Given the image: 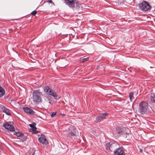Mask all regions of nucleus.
I'll return each instance as SVG.
<instances>
[{"mask_svg": "<svg viewBox=\"0 0 155 155\" xmlns=\"http://www.w3.org/2000/svg\"><path fill=\"white\" fill-rule=\"evenodd\" d=\"M150 100L152 102L155 103V95H153V96H150Z\"/></svg>", "mask_w": 155, "mask_h": 155, "instance_id": "20", "label": "nucleus"}, {"mask_svg": "<svg viewBox=\"0 0 155 155\" xmlns=\"http://www.w3.org/2000/svg\"><path fill=\"white\" fill-rule=\"evenodd\" d=\"M37 13V11L36 10H34L32 11L31 14L32 15H35Z\"/></svg>", "mask_w": 155, "mask_h": 155, "instance_id": "21", "label": "nucleus"}, {"mask_svg": "<svg viewBox=\"0 0 155 155\" xmlns=\"http://www.w3.org/2000/svg\"><path fill=\"white\" fill-rule=\"evenodd\" d=\"M115 155H125L124 152L121 147L118 148L115 151H114Z\"/></svg>", "mask_w": 155, "mask_h": 155, "instance_id": "10", "label": "nucleus"}, {"mask_svg": "<svg viewBox=\"0 0 155 155\" xmlns=\"http://www.w3.org/2000/svg\"><path fill=\"white\" fill-rule=\"evenodd\" d=\"M36 124L35 123H33L32 124H29V126L30 127L32 128V131L33 133L37 134V131L36 130L37 128L35 127Z\"/></svg>", "mask_w": 155, "mask_h": 155, "instance_id": "13", "label": "nucleus"}, {"mask_svg": "<svg viewBox=\"0 0 155 155\" xmlns=\"http://www.w3.org/2000/svg\"><path fill=\"white\" fill-rule=\"evenodd\" d=\"M68 135L71 137L72 139L74 140L76 138L79 137L80 135L79 134L78 131L75 128L72 131H69L68 132Z\"/></svg>", "mask_w": 155, "mask_h": 155, "instance_id": "4", "label": "nucleus"}, {"mask_svg": "<svg viewBox=\"0 0 155 155\" xmlns=\"http://www.w3.org/2000/svg\"><path fill=\"white\" fill-rule=\"evenodd\" d=\"M3 126L5 129L10 131H14L15 130L14 127L9 123L6 122L3 124Z\"/></svg>", "mask_w": 155, "mask_h": 155, "instance_id": "8", "label": "nucleus"}, {"mask_svg": "<svg viewBox=\"0 0 155 155\" xmlns=\"http://www.w3.org/2000/svg\"><path fill=\"white\" fill-rule=\"evenodd\" d=\"M56 114V112H53L51 114V117H53Z\"/></svg>", "mask_w": 155, "mask_h": 155, "instance_id": "22", "label": "nucleus"}, {"mask_svg": "<svg viewBox=\"0 0 155 155\" xmlns=\"http://www.w3.org/2000/svg\"><path fill=\"white\" fill-rule=\"evenodd\" d=\"M139 6L141 9L145 11L149 9L150 7L149 5L145 1H143L140 4Z\"/></svg>", "mask_w": 155, "mask_h": 155, "instance_id": "6", "label": "nucleus"}, {"mask_svg": "<svg viewBox=\"0 0 155 155\" xmlns=\"http://www.w3.org/2000/svg\"><path fill=\"white\" fill-rule=\"evenodd\" d=\"M48 94L51 95L55 98H57L58 97V96L57 95L56 93L53 91L51 89L49 91V92Z\"/></svg>", "mask_w": 155, "mask_h": 155, "instance_id": "14", "label": "nucleus"}, {"mask_svg": "<svg viewBox=\"0 0 155 155\" xmlns=\"http://www.w3.org/2000/svg\"><path fill=\"white\" fill-rule=\"evenodd\" d=\"M1 109L2 110L3 112L5 113L7 115L10 116L11 114L9 111V110L4 106H2L1 107Z\"/></svg>", "mask_w": 155, "mask_h": 155, "instance_id": "12", "label": "nucleus"}, {"mask_svg": "<svg viewBox=\"0 0 155 155\" xmlns=\"http://www.w3.org/2000/svg\"><path fill=\"white\" fill-rule=\"evenodd\" d=\"M140 152H142V151H143V150H142V149H140Z\"/></svg>", "mask_w": 155, "mask_h": 155, "instance_id": "25", "label": "nucleus"}, {"mask_svg": "<svg viewBox=\"0 0 155 155\" xmlns=\"http://www.w3.org/2000/svg\"><path fill=\"white\" fill-rule=\"evenodd\" d=\"M5 91L4 89L1 86H0V97L4 96L5 94Z\"/></svg>", "mask_w": 155, "mask_h": 155, "instance_id": "16", "label": "nucleus"}, {"mask_svg": "<svg viewBox=\"0 0 155 155\" xmlns=\"http://www.w3.org/2000/svg\"><path fill=\"white\" fill-rule=\"evenodd\" d=\"M134 94V92H132L129 94V97L131 101H132L133 99H134V97H133Z\"/></svg>", "mask_w": 155, "mask_h": 155, "instance_id": "19", "label": "nucleus"}, {"mask_svg": "<svg viewBox=\"0 0 155 155\" xmlns=\"http://www.w3.org/2000/svg\"><path fill=\"white\" fill-rule=\"evenodd\" d=\"M148 108V105L147 103L143 101L139 104L138 107L139 111L140 114H143L147 111Z\"/></svg>", "mask_w": 155, "mask_h": 155, "instance_id": "2", "label": "nucleus"}, {"mask_svg": "<svg viewBox=\"0 0 155 155\" xmlns=\"http://www.w3.org/2000/svg\"><path fill=\"white\" fill-rule=\"evenodd\" d=\"M46 2H48L49 3H52V2L51 0H48Z\"/></svg>", "mask_w": 155, "mask_h": 155, "instance_id": "24", "label": "nucleus"}, {"mask_svg": "<svg viewBox=\"0 0 155 155\" xmlns=\"http://www.w3.org/2000/svg\"><path fill=\"white\" fill-rule=\"evenodd\" d=\"M88 58H83V59H82V61L83 62H84L85 61H86L87 60H88Z\"/></svg>", "mask_w": 155, "mask_h": 155, "instance_id": "23", "label": "nucleus"}, {"mask_svg": "<svg viewBox=\"0 0 155 155\" xmlns=\"http://www.w3.org/2000/svg\"><path fill=\"white\" fill-rule=\"evenodd\" d=\"M14 134L15 135H16L18 137H22L23 136V134L19 132H14Z\"/></svg>", "mask_w": 155, "mask_h": 155, "instance_id": "18", "label": "nucleus"}, {"mask_svg": "<svg viewBox=\"0 0 155 155\" xmlns=\"http://www.w3.org/2000/svg\"><path fill=\"white\" fill-rule=\"evenodd\" d=\"M41 93L39 90H34L32 94L31 99L32 100L33 102L36 104L41 102L42 99L41 96Z\"/></svg>", "mask_w": 155, "mask_h": 155, "instance_id": "1", "label": "nucleus"}, {"mask_svg": "<svg viewBox=\"0 0 155 155\" xmlns=\"http://www.w3.org/2000/svg\"><path fill=\"white\" fill-rule=\"evenodd\" d=\"M43 89L44 91L48 94L49 92V91H50L51 89L48 86H45L43 87Z\"/></svg>", "mask_w": 155, "mask_h": 155, "instance_id": "17", "label": "nucleus"}, {"mask_svg": "<svg viewBox=\"0 0 155 155\" xmlns=\"http://www.w3.org/2000/svg\"><path fill=\"white\" fill-rule=\"evenodd\" d=\"M23 109L25 112L30 115L34 114L35 112L30 108L28 107H24Z\"/></svg>", "mask_w": 155, "mask_h": 155, "instance_id": "11", "label": "nucleus"}, {"mask_svg": "<svg viewBox=\"0 0 155 155\" xmlns=\"http://www.w3.org/2000/svg\"><path fill=\"white\" fill-rule=\"evenodd\" d=\"M119 147L118 144L115 143L110 144V143H108L106 144V149H109L111 152L116 151Z\"/></svg>", "mask_w": 155, "mask_h": 155, "instance_id": "3", "label": "nucleus"}, {"mask_svg": "<svg viewBox=\"0 0 155 155\" xmlns=\"http://www.w3.org/2000/svg\"><path fill=\"white\" fill-rule=\"evenodd\" d=\"M39 141L43 144H45V145L48 144V142L46 140L45 135H42L38 139Z\"/></svg>", "mask_w": 155, "mask_h": 155, "instance_id": "9", "label": "nucleus"}, {"mask_svg": "<svg viewBox=\"0 0 155 155\" xmlns=\"http://www.w3.org/2000/svg\"><path fill=\"white\" fill-rule=\"evenodd\" d=\"M108 114L106 113H101L97 115L95 121L96 122H100L104 119L107 116Z\"/></svg>", "mask_w": 155, "mask_h": 155, "instance_id": "7", "label": "nucleus"}, {"mask_svg": "<svg viewBox=\"0 0 155 155\" xmlns=\"http://www.w3.org/2000/svg\"><path fill=\"white\" fill-rule=\"evenodd\" d=\"M124 129L120 128L119 127H117L116 128V131L119 134H122L124 133Z\"/></svg>", "mask_w": 155, "mask_h": 155, "instance_id": "15", "label": "nucleus"}, {"mask_svg": "<svg viewBox=\"0 0 155 155\" xmlns=\"http://www.w3.org/2000/svg\"><path fill=\"white\" fill-rule=\"evenodd\" d=\"M65 2L66 5L71 8L74 7V5L77 6L79 5V2L74 0H65Z\"/></svg>", "mask_w": 155, "mask_h": 155, "instance_id": "5", "label": "nucleus"}]
</instances>
